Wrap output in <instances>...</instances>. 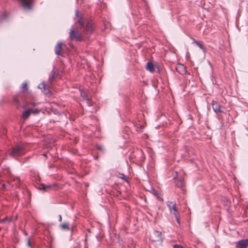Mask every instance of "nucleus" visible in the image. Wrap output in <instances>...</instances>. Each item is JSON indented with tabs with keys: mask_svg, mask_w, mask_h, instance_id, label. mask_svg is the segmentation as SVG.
Listing matches in <instances>:
<instances>
[{
	"mask_svg": "<svg viewBox=\"0 0 248 248\" xmlns=\"http://www.w3.org/2000/svg\"><path fill=\"white\" fill-rule=\"evenodd\" d=\"M76 16L78 18V22L80 26L82 27L86 31L87 34H91L95 30L94 23L92 21H89L87 23H85L81 16H79L78 11L76 10Z\"/></svg>",
	"mask_w": 248,
	"mask_h": 248,
	"instance_id": "1",
	"label": "nucleus"
},
{
	"mask_svg": "<svg viewBox=\"0 0 248 248\" xmlns=\"http://www.w3.org/2000/svg\"><path fill=\"white\" fill-rule=\"evenodd\" d=\"M26 150L23 145H18L13 148L10 155L15 158L25 154Z\"/></svg>",
	"mask_w": 248,
	"mask_h": 248,
	"instance_id": "2",
	"label": "nucleus"
},
{
	"mask_svg": "<svg viewBox=\"0 0 248 248\" xmlns=\"http://www.w3.org/2000/svg\"><path fill=\"white\" fill-rule=\"evenodd\" d=\"M167 204L171 212H172L173 214L174 215L176 220L177 222V223L180 225V220H179V217L180 215L179 214V212H178L176 207V203L173 202L171 201H168L167 202Z\"/></svg>",
	"mask_w": 248,
	"mask_h": 248,
	"instance_id": "3",
	"label": "nucleus"
},
{
	"mask_svg": "<svg viewBox=\"0 0 248 248\" xmlns=\"http://www.w3.org/2000/svg\"><path fill=\"white\" fill-rule=\"evenodd\" d=\"M69 37L71 40L81 41L82 40L81 33L74 29H72L69 32Z\"/></svg>",
	"mask_w": 248,
	"mask_h": 248,
	"instance_id": "4",
	"label": "nucleus"
},
{
	"mask_svg": "<svg viewBox=\"0 0 248 248\" xmlns=\"http://www.w3.org/2000/svg\"><path fill=\"white\" fill-rule=\"evenodd\" d=\"M151 240L153 242H161L163 241V237L162 233L159 231H154L150 236Z\"/></svg>",
	"mask_w": 248,
	"mask_h": 248,
	"instance_id": "5",
	"label": "nucleus"
},
{
	"mask_svg": "<svg viewBox=\"0 0 248 248\" xmlns=\"http://www.w3.org/2000/svg\"><path fill=\"white\" fill-rule=\"evenodd\" d=\"M59 75V72L58 70L55 69L54 68L53 69L51 72L48 78V82L49 83L52 85L53 82L56 80V79L58 78Z\"/></svg>",
	"mask_w": 248,
	"mask_h": 248,
	"instance_id": "6",
	"label": "nucleus"
},
{
	"mask_svg": "<svg viewBox=\"0 0 248 248\" xmlns=\"http://www.w3.org/2000/svg\"><path fill=\"white\" fill-rule=\"evenodd\" d=\"M22 7L25 9H31V8L32 4L33 2V0H20Z\"/></svg>",
	"mask_w": 248,
	"mask_h": 248,
	"instance_id": "7",
	"label": "nucleus"
},
{
	"mask_svg": "<svg viewBox=\"0 0 248 248\" xmlns=\"http://www.w3.org/2000/svg\"><path fill=\"white\" fill-rule=\"evenodd\" d=\"M176 71L181 75H184L186 74V70L185 66L180 63H178L176 65L175 67Z\"/></svg>",
	"mask_w": 248,
	"mask_h": 248,
	"instance_id": "8",
	"label": "nucleus"
},
{
	"mask_svg": "<svg viewBox=\"0 0 248 248\" xmlns=\"http://www.w3.org/2000/svg\"><path fill=\"white\" fill-rule=\"evenodd\" d=\"M175 185L177 187L180 188L183 190H184V187L185 186V182L183 178H177L175 180Z\"/></svg>",
	"mask_w": 248,
	"mask_h": 248,
	"instance_id": "9",
	"label": "nucleus"
},
{
	"mask_svg": "<svg viewBox=\"0 0 248 248\" xmlns=\"http://www.w3.org/2000/svg\"><path fill=\"white\" fill-rule=\"evenodd\" d=\"M248 246V240L242 239L237 242L236 247L237 248H247Z\"/></svg>",
	"mask_w": 248,
	"mask_h": 248,
	"instance_id": "10",
	"label": "nucleus"
},
{
	"mask_svg": "<svg viewBox=\"0 0 248 248\" xmlns=\"http://www.w3.org/2000/svg\"><path fill=\"white\" fill-rule=\"evenodd\" d=\"M212 105V108L215 112L217 113L223 112L220 109L221 105H219V103H218L217 101L213 100Z\"/></svg>",
	"mask_w": 248,
	"mask_h": 248,
	"instance_id": "11",
	"label": "nucleus"
},
{
	"mask_svg": "<svg viewBox=\"0 0 248 248\" xmlns=\"http://www.w3.org/2000/svg\"><path fill=\"white\" fill-rule=\"evenodd\" d=\"M55 187L56 185L55 184L45 185L44 184H42L39 186V189L41 190H43L45 191H47L49 189L54 188Z\"/></svg>",
	"mask_w": 248,
	"mask_h": 248,
	"instance_id": "12",
	"label": "nucleus"
},
{
	"mask_svg": "<svg viewBox=\"0 0 248 248\" xmlns=\"http://www.w3.org/2000/svg\"><path fill=\"white\" fill-rule=\"evenodd\" d=\"M62 42H59L57 44V45L55 47V52L57 55H60V56L62 55Z\"/></svg>",
	"mask_w": 248,
	"mask_h": 248,
	"instance_id": "13",
	"label": "nucleus"
},
{
	"mask_svg": "<svg viewBox=\"0 0 248 248\" xmlns=\"http://www.w3.org/2000/svg\"><path fill=\"white\" fill-rule=\"evenodd\" d=\"M146 69L150 72H153L155 71L154 65L152 62H148L146 64Z\"/></svg>",
	"mask_w": 248,
	"mask_h": 248,
	"instance_id": "14",
	"label": "nucleus"
},
{
	"mask_svg": "<svg viewBox=\"0 0 248 248\" xmlns=\"http://www.w3.org/2000/svg\"><path fill=\"white\" fill-rule=\"evenodd\" d=\"M192 44H195L203 52L205 51V48L201 42H199L196 41V40H194Z\"/></svg>",
	"mask_w": 248,
	"mask_h": 248,
	"instance_id": "15",
	"label": "nucleus"
},
{
	"mask_svg": "<svg viewBox=\"0 0 248 248\" xmlns=\"http://www.w3.org/2000/svg\"><path fill=\"white\" fill-rule=\"evenodd\" d=\"M31 113V109H28L24 111L22 113V117L25 120L28 118Z\"/></svg>",
	"mask_w": 248,
	"mask_h": 248,
	"instance_id": "16",
	"label": "nucleus"
},
{
	"mask_svg": "<svg viewBox=\"0 0 248 248\" xmlns=\"http://www.w3.org/2000/svg\"><path fill=\"white\" fill-rule=\"evenodd\" d=\"M11 221V219L8 217H6L4 218L0 219V223H9Z\"/></svg>",
	"mask_w": 248,
	"mask_h": 248,
	"instance_id": "17",
	"label": "nucleus"
},
{
	"mask_svg": "<svg viewBox=\"0 0 248 248\" xmlns=\"http://www.w3.org/2000/svg\"><path fill=\"white\" fill-rule=\"evenodd\" d=\"M38 87L41 89H43L44 90V91H45L46 88V84L44 81H43L39 85Z\"/></svg>",
	"mask_w": 248,
	"mask_h": 248,
	"instance_id": "18",
	"label": "nucleus"
},
{
	"mask_svg": "<svg viewBox=\"0 0 248 248\" xmlns=\"http://www.w3.org/2000/svg\"><path fill=\"white\" fill-rule=\"evenodd\" d=\"M61 227L62 229H64V230H68L69 229V225L67 223H64L62 224L61 225Z\"/></svg>",
	"mask_w": 248,
	"mask_h": 248,
	"instance_id": "19",
	"label": "nucleus"
},
{
	"mask_svg": "<svg viewBox=\"0 0 248 248\" xmlns=\"http://www.w3.org/2000/svg\"><path fill=\"white\" fill-rule=\"evenodd\" d=\"M21 88H22V90L23 91H27V90H28L27 83L26 82L23 83Z\"/></svg>",
	"mask_w": 248,
	"mask_h": 248,
	"instance_id": "20",
	"label": "nucleus"
},
{
	"mask_svg": "<svg viewBox=\"0 0 248 248\" xmlns=\"http://www.w3.org/2000/svg\"><path fill=\"white\" fill-rule=\"evenodd\" d=\"M96 148L98 150H99L101 151H102V152H103L104 150V147L101 145H97Z\"/></svg>",
	"mask_w": 248,
	"mask_h": 248,
	"instance_id": "21",
	"label": "nucleus"
},
{
	"mask_svg": "<svg viewBox=\"0 0 248 248\" xmlns=\"http://www.w3.org/2000/svg\"><path fill=\"white\" fill-rule=\"evenodd\" d=\"M31 112L34 114H37L39 112V110L37 108L31 109Z\"/></svg>",
	"mask_w": 248,
	"mask_h": 248,
	"instance_id": "22",
	"label": "nucleus"
},
{
	"mask_svg": "<svg viewBox=\"0 0 248 248\" xmlns=\"http://www.w3.org/2000/svg\"><path fill=\"white\" fill-rule=\"evenodd\" d=\"M14 181L16 182V183H20V179L18 177H16L14 179Z\"/></svg>",
	"mask_w": 248,
	"mask_h": 248,
	"instance_id": "23",
	"label": "nucleus"
},
{
	"mask_svg": "<svg viewBox=\"0 0 248 248\" xmlns=\"http://www.w3.org/2000/svg\"><path fill=\"white\" fill-rule=\"evenodd\" d=\"M87 104H88L89 106H92V102L90 100H89V99H87Z\"/></svg>",
	"mask_w": 248,
	"mask_h": 248,
	"instance_id": "24",
	"label": "nucleus"
},
{
	"mask_svg": "<svg viewBox=\"0 0 248 248\" xmlns=\"http://www.w3.org/2000/svg\"><path fill=\"white\" fill-rule=\"evenodd\" d=\"M59 221H60V222L62 221V216L61 215H60L59 216Z\"/></svg>",
	"mask_w": 248,
	"mask_h": 248,
	"instance_id": "25",
	"label": "nucleus"
},
{
	"mask_svg": "<svg viewBox=\"0 0 248 248\" xmlns=\"http://www.w3.org/2000/svg\"><path fill=\"white\" fill-rule=\"evenodd\" d=\"M30 104L31 105V106H35L36 105V104L34 102H31L30 103Z\"/></svg>",
	"mask_w": 248,
	"mask_h": 248,
	"instance_id": "26",
	"label": "nucleus"
},
{
	"mask_svg": "<svg viewBox=\"0 0 248 248\" xmlns=\"http://www.w3.org/2000/svg\"><path fill=\"white\" fill-rule=\"evenodd\" d=\"M153 191L154 192V195H156L158 193L155 191L154 189H153Z\"/></svg>",
	"mask_w": 248,
	"mask_h": 248,
	"instance_id": "27",
	"label": "nucleus"
},
{
	"mask_svg": "<svg viewBox=\"0 0 248 248\" xmlns=\"http://www.w3.org/2000/svg\"><path fill=\"white\" fill-rule=\"evenodd\" d=\"M28 246H29V247H30V246H31V242H30V240H29H29H28Z\"/></svg>",
	"mask_w": 248,
	"mask_h": 248,
	"instance_id": "28",
	"label": "nucleus"
},
{
	"mask_svg": "<svg viewBox=\"0 0 248 248\" xmlns=\"http://www.w3.org/2000/svg\"><path fill=\"white\" fill-rule=\"evenodd\" d=\"M125 175H124V174H123V176H122V177H121V178H122V179H124V178H125Z\"/></svg>",
	"mask_w": 248,
	"mask_h": 248,
	"instance_id": "29",
	"label": "nucleus"
}]
</instances>
